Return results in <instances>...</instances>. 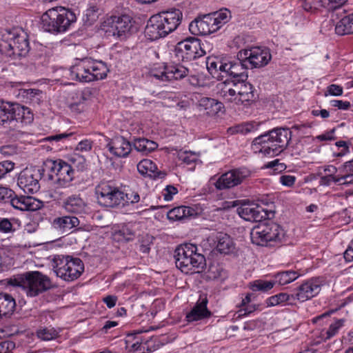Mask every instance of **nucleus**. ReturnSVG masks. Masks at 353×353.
I'll return each mask as SVG.
<instances>
[{
    "label": "nucleus",
    "mask_w": 353,
    "mask_h": 353,
    "mask_svg": "<svg viewBox=\"0 0 353 353\" xmlns=\"http://www.w3.org/2000/svg\"><path fill=\"white\" fill-rule=\"evenodd\" d=\"M291 139L289 128H277L256 137L252 144L254 152L274 157L285 150Z\"/></svg>",
    "instance_id": "obj_1"
},
{
    "label": "nucleus",
    "mask_w": 353,
    "mask_h": 353,
    "mask_svg": "<svg viewBox=\"0 0 353 353\" xmlns=\"http://www.w3.org/2000/svg\"><path fill=\"white\" fill-rule=\"evenodd\" d=\"M8 284L21 289L29 297H35L52 288L50 278L39 271L27 272L10 278Z\"/></svg>",
    "instance_id": "obj_2"
},
{
    "label": "nucleus",
    "mask_w": 353,
    "mask_h": 353,
    "mask_svg": "<svg viewBox=\"0 0 353 353\" xmlns=\"http://www.w3.org/2000/svg\"><path fill=\"white\" fill-rule=\"evenodd\" d=\"M28 34L21 28L4 30L1 32L0 52L13 59L25 57L30 51Z\"/></svg>",
    "instance_id": "obj_3"
},
{
    "label": "nucleus",
    "mask_w": 353,
    "mask_h": 353,
    "mask_svg": "<svg viewBox=\"0 0 353 353\" xmlns=\"http://www.w3.org/2000/svg\"><path fill=\"white\" fill-rule=\"evenodd\" d=\"M176 266L183 273L194 274L201 272L205 267V256L197 252V248L191 243L179 245L174 251Z\"/></svg>",
    "instance_id": "obj_4"
},
{
    "label": "nucleus",
    "mask_w": 353,
    "mask_h": 353,
    "mask_svg": "<svg viewBox=\"0 0 353 353\" xmlns=\"http://www.w3.org/2000/svg\"><path fill=\"white\" fill-rule=\"evenodd\" d=\"M77 20L75 14L70 9L57 6L48 9L41 19L42 28L52 34L66 32Z\"/></svg>",
    "instance_id": "obj_5"
},
{
    "label": "nucleus",
    "mask_w": 353,
    "mask_h": 353,
    "mask_svg": "<svg viewBox=\"0 0 353 353\" xmlns=\"http://www.w3.org/2000/svg\"><path fill=\"white\" fill-rule=\"evenodd\" d=\"M228 9L199 17L189 25L190 32L194 35H207L219 30L230 18Z\"/></svg>",
    "instance_id": "obj_6"
},
{
    "label": "nucleus",
    "mask_w": 353,
    "mask_h": 353,
    "mask_svg": "<svg viewBox=\"0 0 353 353\" xmlns=\"http://www.w3.org/2000/svg\"><path fill=\"white\" fill-rule=\"evenodd\" d=\"M285 235L277 223L269 222L254 227L250 232L252 243L261 246H275L281 243Z\"/></svg>",
    "instance_id": "obj_7"
},
{
    "label": "nucleus",
    "mask_w": 353,
    "mask_h": 353,
    "mask_svg": "<svg viewBox=\"0 0 353 353\" xmlns=\"http://www.w3.org/2000/svg\"><path fill=\"white\" fill-rule=\"evenodd\" d=\"M52 267L57 276L66 281L78 279L84 270L83 263L80 259L69 256H55Z\"/></svg>",
    "instance_id": "obj_8"
},
{
    "label": "nucleus",
    "mask_w": 353,
    "mask_h": 353,
    "mask_svg": "<svg viewBox=\"0 0 353 353\" xmlns=\"http://www.w3.org/2000/svg\"><path fill=\"white\" fill-rule=\"evenodd\" d=\"M45 167L51 172L50 176L58 187L67 188L74 179L72 165L61 160H47Z\"/></svg>",
    "instance_id": "obj_9"
},
{
    "label": "nucleus",
    "mask_w": 353,
    "mask_h": 353,
    "mask_svg": "<svg viewBox=\"0 0 353 353\" xmlns=\"http://www.w3.org/2000/svg\"><path fill=\"white\" fill-rule=\"evenodd\" d=\"M98 203L106 208H116L120 205L123 190L112 181H101L95 188Z\"/></svg>",
    "instance_id": "obj_10"
},
{
    "label": "nucleus",
    "mask_w": 353,
    "mask_h": 353,
    "mask_svg": "<svg viewBox=\"0 0 353 353\" xmlns=\"http://www.w3.org/2000/svg\"><path fill=\"white\" fill-rule=\"evenodd\" d=\"M179 61H190L205 54L201 40L195 37H188L179 41L174 50Z\"/></svg>",
    "instance_id": "obj_11"
},
{
    "label": "nucleus",
    "mask_w": 353,
    "mask_h": 353,
    "mask_svg": "<svg viewBox=\"0 0 353 353\" xmlns=\"http://www.w3.org/2000/svg\"><path fill=\"white\" fill-rule=\"evenodd\" d=\"M250 175V170L245 167L232 169L222 174L214 185L219 190L230 189L242 183Z\"/></svg>",
    "instance_id": "obj_12"
},
{
    "label": "nucleus",
    "mask_w": 353,
    "mask_h": 353,
    "mask_svg": "<svg viewBox=\"0 0 353 353\" xmlns=\"http://www.w3.org/2000/svg\"><path fill=\"white\" fill-rule=\"evenodd\" d=\"M41 170L37 167L23 169L19 174L17 185L25 193L34 194L40 189Z\"/></svg>",
    "instance_id": "obj_13"
},
{
    "label": "nucleus",
    "mask_w": 353,
    "mask_h": 353,
    "mask_svg": "<svg viewBox=\"0 0 353 353\" xmlns=\"http://www.w3.org/2000/svg\"><path fill=\"white\" fill-rule=\"evenodd\" d=\"M105 23L109 27L106 32H112L113 36L121 39L126 38L134 29V21L128 14L112 16Z\"/></svg>",
    "instance_id": "obj_14"
},
{
    "label": "nucleus",
    "mask_w": 353,
    "mask_h": 353,
    "mask_svg": "<svg viewBox=\"0 0 353 353\" xmlns=\"http://www.w3.org/2000/svg\"><path fill=\"white\" fill-rule=\"evenodd\" d=\"M239 56L245 59V63H248L250 69L263 67L268 65L272 59L268 48L258 46L239 51Z\"/></svg>",
    "instance_id": "obj_15"
},
{
    "label": "nucleus",
    "mask_w": 353,
    "mask_h": 353,
    "mask_svg": "<svg viewBox=\"0 0 353 353\" xmlns=\"http://www.w3.org/2000/svg\"><path fill=\"white\" fill-rule=\"evenodd\" d=\"M325 283V281L323 277H313L306 280L294 293L295 299L301 302L311 299L319 294Z\"/></svg>",
    "instance_id": "obj_16"
},
{
    "label": "nucleus",
    "mask_w": 353,
    "mask_h": 353,
    "mask_svg": "<svg viewBox=\"0 0 353 353\" xmlns=\"http://www.w3.org/2000/svg\"><path fill=\"white\" fill-rule=\"evenodd\" d=\"M167 34L174 31L180 25L183 14L179 9L170 8L156 14Z\"/></svg>",
    "instance_id": "obj_17"
},
{
    "label": "nucleus",
    "mask_w": 353,
    "mask_h": 353,
    "mask_svg": "<svg viewBox=\"0 0 353 353\" xmlns=\"http://www.w3.org/2000/svg\"><path fill=\"white\" fill-rule=\"evenodd\" d=\"M72 79L80 82H91L94 81L90 70V58L77 59L70 68Z\"/></svg>",
    "instance_id": "obj_18"
},
{
    "label": "nucleus",
    "mask_w": 353,
    "mask_h": 353,
    "mask_svg": "<svg viewBox=\"0 0 353 353\" xmlns=\"http://www.w3.org/2000/svg\"><path fill=\"white\" fill-rule=\"evenodd\" d=\"M239 215L245 221L259 222L268 217L263 208L254 203H242L238 208Z\"/></svg>",
    "instance_id": "obj_19"
},
{
    "label": "nucleus",
    "mask_w": 353,
    "mask_h": 353,
    "mask_svg": "<svg viewBox=\"0 0 353 353\" xmlns=\"http://www.w3.org/2000/svg\"><path fill=\"white\" fill-rule=\"evenodd\" d=\"M190 70L182 65L165 66L161 72H152V75L163 81L179 80L189 75Z\"/></svg>",
    "instance_id": "obj_20"
},
{
    "label": "nucleus",
    "mask_w": 353,
    "mask_h": 353,
    "mask_svg": "<svg viewBox=\"0 0 353 353\" xmlns=\"http://www.w3.org/2000/svg\"><path fill=\"white\" fill-rule=\"evenodd\" d=\"M208 303L206 295H201L194 306L186 314L187 322L192 323L210 318L212 312L208 309Z\"/></svg>",
    "instance_id": "obj_21"
},
{
    "label": "nucleus",
    "mask_w": 353,
    "mask_h": 353,
    "mask_svg": "<svg viewBox=\"0 0 353 353\" xmlns=\"http://www.w3.org/2000/svg\"><path fill=\"white\" fill-rule=\"evenodd\" d=\"M232 83L239 94L238 101H240V104L248 106L256 101L255 89L251 83L246 80L232 81Z\"/></svg>",
    "instance_id": "obj_22"
},
{
    "label": "nucleus",
    "mask_w": 353,
    "mask_h": 353,
    "mask_svg": "<svg viewBox=\"0 0 353 353\" xmlns=\"http://www.w3.org/2000/svg\"><path fill=\"white\" fill-rule=\"evenodd\" d=\"M237 57L238 61H228L225 74L232 77L234 81L247 80L248 77L247 70L250 69V68L248 67V63H245V59L240 57L239 52L237 54Z\"/></svg>",
    "instance_id": "obj_23"
},
{
    "label": "nucleus",
    "mask_w": 353,
    "mask_h": 353,
    "mask_svg": "<svg viewBox=\"0 0 353 353\" xmlns=\"http://www.w3.org/2000/svg\"><path fill=\"white\" fill-rule=\"evenodd\" d=\"M110 152L116 157L125 158L132 150V145L123 137H115L107 144Z\"/></svg>",
    "instance_id": "obj_24"
},
{
    "label": "nucleus",
    "mask_w": 353,
    "mask_h": 353,
    "mask_svg": "<svg viewBox=\"0 0 353 353\" xmlns=\"http://www.w3.org/2000/svg\"><path fill=\"white\" fill-rule=\"evenodd\" d=\"M10 199L11 205L15 209L21 211H36L39 210L42 203L32 196H12Z\"/></svg>",
    "instance_id": "obj_25"
},
{
    "label": "nucleus",
    "mask_w": 353,
    "mask_h": 353,
    "mask_svg": "<svg viewBox=\"0 0 353 353\" xmlns=\"http://www.w3.org/2000/svg\"><path fill=\"white\" fill-rule=\"evenodd\" d=\"M79 223L77 217L67 215L54 218L52 222V227L61 234L70 233L72 229L79 226Z\"/></svg>",
    "instance_id": "obj_26"
},
{
    "label": "nucleus",
    "mask_w": 353,
    "mask_h": 353,
    "mask_svg": "<svg viewBox=\"0 0 353 353\" xmlns=\"http://www.w3.org/2000/svg\"><path fill=\"white\" fill-rule=\"evenodd\" d=\"M161 24L156 14L152 16L147 22L144 31L145 37L150 41H155L167 36L168 34Z\"/></svg>",
    "instance_id": "obj_27"
},
{
    "label": "nucleus",
    "mask_w": 353,
    "mask_h": 353,
    "mask_svg": "<svg viewBox=\"0 0 353 353\" xmlns=\"http://www.w3.org/2000/svg\"><path fill=\"white\" fill-rule=\"evenodd\" d=\"M136 225L128 223L119 226L112 232V239L117 242H128L134 240Z\"/></svg>",
    "instance_id": "obj_28"
},
{
    "label": "nucleus",
    "mask_w": 353,
    "mask_h": 353,
    "mask_svg": "<svg viewBox=\"0 0 353 353\" xmlns=\"http://www.w3.org/2000/svg\"><path fill=\"white\" fill-rule=\"evenodd\" d=\"M200 110L205 111L210 116H214L224 109L223 104L215 99L202 97L199 101Z\"/></svg>",
    "instance_id": "obj_29"
},
{
    "label": "nucleus",
    "mask_w": 353,
    "mask_h": 353,
    "mask_svg": "<svg viewBox=\"0 0 353 353\" xmlns=\"http://www.w3.org/2000/svg\"><path fill=\"white\" fill-rule=\"evenodd\" d=\"M138 172L143 176L163 178L165 174L157 171V165L150 159H143L137 164Z\"/></svg>",
    "instance_id": "obj_30"
},
{
    "label": "nucleus",
    "mask_w": 353,
    "mask_h": 353,
    "mask_svg": "<svg viewBox=\"0 0 353 353\" xmlns=\"http://www.w3.org/2000/svg\"><path fill=\"white\" fill-rule=\"evenodd\" d=\"M12 121H20L24 124H29L33 121V114L28 108L13 103Z\"/></svg>",
    "instance_id": "obj_31"
},
{
    "label": "nucleus",
    "mask_w": 353,
    "mask_h": 353,
    "mask_svg": "<svg viewBox=\"0 0 353 353\" xmlns=\"http://www.w3.org/2000/svg\"><path fill=\"white\" fill-rule=\"evenodd\" d=\"M228 61L217 57H208L206 66L208 72L214 77H219L221 72L225 73Z\"/></svg>",
    "instance_id": "obj_32"
},
{
    "label": "nucleus",
    "mask_w": 353,
    "mask_h": 353,
    "mask_svg": "<svg viewBox=\"0 0 353 353\" xmlns=\"http://www.w3.org/2000/svg\"><path fill=\"white\" fill-rule=\"evenodd\" d=\"M63 207L68 212L81 214L85 212L86 205L80 196L72 195L63 201Z\"/></svg>",
    "instance_id": "obj_33"
},
{
    "label": "nucleus",
    "mask_w": 353,
    "mask_h": 353,
    "mask_svg": "<svg viewBox=\"0 0 353 353\" xmlns=\"http://www.w3.org/2000/svg\"><path fill=\"white\" fill-rule=\"evenodd\" d=\"M196 213L194 209L187 206H179L170 210L167 216L171 221H182L188 218L194 217Z\"/></svg>",
    "instance_id": "obj_34"
},
{
    "label": "nucleus",
    "mask_w": 353,
    "mask_h": 353,
    "mask_svg": "<svg viewBox=\"0 0 353 353\" xmlns=\"http://www.w3.org/2000/svg\"><path fill=\"white\" fill-rule=\"evenodd\" d=\"M216 248L221 254H229L235 250V243L228 234L220 233L216 236Z\"/></svg>",
    "instance_id": "obj_35"
},
{
    "label": "nucleus",
    "mask_w": 353,
    "mask_h": 353,
    "mask_svg": "<svg viewBox=\"0 0 353 353\" xmlns=\"http://www.w3.org/2000/svg\"><path fill=\"white\" fill-rule=\"evenodd\" d=\"M90 70L94 81H98L105 79L109 72V69L105 63L101 61L94 60L90 58Z\"/></svg>",
    "instance_id": "obj_36"
},
{
    "label": "nucleus",
    "mask_w": 353,
    "mask_h": 353,
    "mask_svg": "<svg viewBox=\"0 0 353 353\" xmlns=\"http://www.w3.org/2000/svg\"><path fill=\"white\" fill-rule=\"evenodd\" d=\"M335 32L340 36L353 34V13L343 17L336 23Z\"/></svg>",
    "instance_id": "obj_37"
},
{
    "label": "nucleus",
    "mask_w": 353,
    "mask_h": 353,
    "mask_svg": "<svg viewBox=\"0 0 353 353\" xmlns=\"http://www.w3.org/2000/svg\"><path fill=\"white\" fill-rule=\"evenodd\" d=\"M16 307L14 299L7 293H0L1 317L12 314Z\"/></svg>",
    "instance_id": "obj_38"
},
{
    "label": "nucleus",
    "mask_w": 353,
    "mask_h": 353,
    "mask_svg": "<svg viewBox=\"0 0 353 353\" xmlns=\"http://www.w3.org/2000/svg\"><path fill=\"white\" fill-rule=\"evenodd\" d=\"M13 103L0 100V125L9 124L12 121Z\"/></svg>",
    "instance_id": "obj_39"
},
{
    "label": "nucleus",
    "mask_w": 353,
    "mask_h": 353,
    "mask_svg": "<svg viewBox=\"0 0 353 353\" xmlns=\"http://www.w3.org/2000/svg\"><path fill=\"white\" fill-rule=\"evenodd\" d=\"M295 300L294 294H288L287 293L281 292L269 297L266 300V303L268 306L272 307L284 303L291 304Z\"/></svg>",
    "instance_id": "obj_40"
},
{
    "label": "nucleus",
    "mask_w": 353,
    "mask_h": 353,
    "mask_svg": "<svg viewBox=\"0 0 353 353\" xmlns=\"http://www.w3.org/2000/svg\"><path fill=\"white\" fill-rule=\"evenodd\" d=\"M300 274L293 270H288L278 272L274 276V281L281 285H287L295 281L299 277Z\"/></svg>",
    "instance_id": "obj_41"
},
{
    "label": "nucleus",
    "mask_w": 353,
    "mask_h": 353,
    "mask_svg": "<svg viewBox=\"0 0 353 353\" xmlns=\"http://www.w3.org/2000/svg\"><path fill=\"white\" fill-rule=\"evenodd\" d=\"M20 226V223L15 219L0 217V233L13 234Z\"/></svg>",
    "instance_id": "obj_42"
},
{
    "label": "nucleus",
    "mask_w": 353,
    "mask_h": 353,
    "mask_svg": "<svg viewBox=\"0 0 353 353\" xmlns=\"http://www.w3.org/2000/svg\"><path fill=\"white\" fill-rule=\"evenodd\" d=\"M345 320L343 319H336L334 322L331 323L327 330L321 331V336L325 340H328L336 336L340 329L343 327Z\"/></svg>",
    "instance_id": "obj_43"
},
{
    "label": "nucleus",
    "mask_w": 353,
    "mask_h": 353,
    "mask_svg": "<svg viewBox=\"0 0 353 353\" xmlns=\"http://www.w3.org/2000/svg\"><path fill=\"white\" fill-rule=\"evenodd\" d=\"M19 94L26 100V103H39L41 97L42 92L38 89H22Z\"/></svg>",
    "instance_id": "obj_44"
},
{
    "label": "nucleus",
    "mask_w": 353,
    "mask_h": 353,
    "mask_svg": "<svg viewBox=\"0 0 353 353\" xmlns=\"http://www.w3.org/2000/svg\"><path fill=\"white\" fill-rule=\"evenodd\" d=\"M121 196L122 198L120 205L121 206L137 203L140 201L139 193L132 190H123V195Z\"/></svg>",
    "instance_id": "obj_45"
},
{
    "label": "nucleus",
    "mask_w": 353,
    "mask_h": 353,
    "mask_svg": "<svg viewBox=\"0 0 353 353\" xmlns=\"http://www.w3.org/2000/svg\"><path fill=\"white\" fill-rule=\"evenodd\" d=\"M221 95L225 101L234 102L237 105L240 104V101H238L239 94H237L236 87L228 88L225 86V88L221 89Z\"/></svg>",
    "instance_id": "obj_46"
},
{
    "label": "nucleus",
    "mask_w": 353,
    "mask_h": 353,
    "mask_svg": "<svg viewBox=\"0 0 353 353\" xmlns=\"http://www.w3.org/2000/svg\"><path fill=\"white\" fill-rule=\"evenodd\" d=\"M260 126L259 123L256 121H251L243 123L242 124L238 125L235 127V131L237 133H240L242 134H248L254 132H256Z\"/></svg>",
    "instance_id": "obj_47"
},
{
    "label": "nucleus",
    "mask_w": 353,
    "mask_h": 353,
    "mask_svg": "<svg viewBox=\"0 0 353 353\" xmlns=\"http://www.w3.org/2000/svg\"><path fill=\"white\" fill-rule=\"evenodd\" d=\"M37 336L43 341H50L59 336V332L53 327H41L37 331Z\"/></svg>",
    "instance_id": "obj_48"
},
{
    "label": "nucleus",
    "mask_w": 353,
    "mask_h": 353,
    "mask_svg": "<svg viewBox=\"0 0 353 353\" xmlns=\"http://www.w3.org/2000/svg\"><path fill=\"white\" fill-rule=\"evenodd\" d=\"M178 159L182 163L186 165H192L194 164L198 160V155L193 152L191 151H179L178 152Z\"/></svg>",
    "instance_id": "obj_49"
},
{
    "label": "nucleus",
    "mask_w": 353,
    "mask_h": 353,
    "mask_svg": "<svg viewBox=\"0 0 353 353\" xmlns=\"http://www.w3.org/2000/svg\"><path fill=\"white\" fill-rule=\"evenodd\" d=\"M274 285L275 282L274 281L256 280L252 284V290L253 291L267 292L271 290Z\"/></svg>",
    "instance_id": "obj_50"
},
{
    "label": "nucleus",
    "mask_w": 353,
    "mask_h": 353,
    "mask_svg": "<svg viewBox=\"0 0 353 353\" xmlns=\"http://www.w3.org/2000/svg\"><path fill=\"white\" fill-rule=\"evenodd\" d=\"M302 7L307 12H314L319 7H323V3L321 0H302Z\"/></svg>",
    "instance_id": "obj_51"
},
{
    "label": "nucleus",
    "mask_w": 353,
    "mask_h": 353,
    "mask_svg": "<svg viewBox=\"0 0 353 353\" xmlns=\"http://www.w3.org/2000/svg\"><path fill=\"white\" fill-rule=\"evenodd\" d=\"M343 93V88L342 86L336 84H331L328 85L326 88V90L324 92V96L327 97L334 96L339 97L341 96Z\"/></svg>",
    "instance_id": "obj_52"
},
{
    "label": "nucleus",
    "mask_w": 353,
    "mask_h": 353,
    "mask_svg": "<svg viewBox=\"0 0 353 353\" xmlns=\"http://www.w3.org/2000/svg\"><path fill=\"white\" fill-rule=\"evenodd\" d=\"M347 0H321L323 7L327 10H335L343 6Z\"/></svg>",
    "instance_id": "obj_53"
},
{
    "label": "nucleus",
    "mask_w": 353,
    "mask_h": 353,
    "mask_svg": "<svg viewBox=\"0 0 353 353\" xmlns=\"http://www.w3.org/2000/svg\"><path fill=\"white\" fill-rule=\"evenodd\" d=\"M14 168V163L10 161L0 162V179L4 177L6 174L11 172Z\"/></svg>",
    "instance_id": "obj_54"
},
{
    "label": "nucleus",
    "mask_w": 353,
    "mask_h": 353,
    "mask_svg": "<svg viewBox=\"0 0 353 353\" xmlns=\"http://www.w3.org/2000/svg\"><path fill=\"white\" fill-rule=\"evenodd\" d=\"M72 163V168L76 167L79 170H83L85 168V159L79 155L74 154L70 159Z\"/></svg>",
    "instance_id": "obj_55"
},
{
    "label": "nucleus",
    "mask_w": 353,
    "mask_h": 353,
    "mask_svg": "<svg viewBox=\"0 0 353 353\" xmlns=\"http://www.w3.org/2000/svg\"><path fill=\"white\" fill-rule=\"evenodd\" d=\"M146 143L147 139L139 138L134 140L133 145L136 150L146 154H148Z\"/></svg>",
    "instance_id": "obj_56"
},
{
    "label": "nucleus",
    "mask_w": 353,
    "mask_h": 353,
    "mask_svg": "<svg viewBox=\"0 0 353 353\" xmlns=\"http://www.w3.org/2000/svg\"><path fill=\"white\" fill-rule=\"evenodd\" d=\"M178 192V190L173 185H168L163 190V196L165 201H171L173 198V195Z\"/></svg>",
    "instance_id": "obj_57"
},
{
    "label": "nucleus",
    "mask_w": 353,
    "mask_h": 353,
    "mask_svg": "<svg viewBox=\"0 0 353 353\" xmlns=\"http://www.w3.org/2000/svg\"><path fill=\"white\" fill-rule=\"evenodd\" d=\"M92 148V141L89 139H84L80 141L77 148L76 150L80 152H89Z\"/></svg>",
    "instance_id": "obj_58"
},
{
    "label": "nucleus",
    "mask_w": 353,
    "mask_h": 353,
    "mask_svg": "<svg viewBox=\"0 0 353 353\" xmlns=\"http://www.w3.org/2000/svg\"><path fill=\"white\" fill-rule=\"evenodd\" d=\"M341 174L339 176L340 185H353V172H341Z\"/></svg>",
    "instance_id": "obj_59"
},
{
    "label": "nucleus",
    "mask_w": 353,
    "mask_h": 353,
    "mask_svg": "<svg viewBox=\"0 0 353 353\" xmlns=\"http://www.w3.org/2000/svg\"><path fill=\"white\" fill-rule=\"evenodd\" d=\"M13 195H14V192L12 190L0 186V201L6 202Z\"/></svg>",
    "instance_id": "obj_60"
},
{
    "label": "nucleus",
    "mask_w": 353,
    "mask_h": 353,
    "mask_svg": "<svg viewBox=\"0 0 353 353\" xmlns=\"http://www.w3.org/2000/svg\"><path fill=\"white\" fill-rule=\"evenodd\" d=\"M279 181L285 186L291 187L294 184L296 177L292 175L283 174L279 177Z\"/></svg>",
    "instance_id": "obj_61"
},
{
    "label": "nucleus",
    "mask_w": 353,
    "mask_h": 353,
    "mask_svg": "<svg viewBox=\"0 0 353 353\" xmlns=\"http://www.w3.org/2000/svg\"><path fill=\"white\" fill-rule=\"evenodd\" d=\"M330 104L332 105V106L336 107L338 109L343 110H348L351 106V103L350 101L342 100H332L330 101Z\"/></svg>",
    "instance_id": "obj_62"
},
{
    "label": "nucleus",
    "mask_w": 353,
    "mask_h": 353,
    "mask_svg": "<svg viewBox=\"0 0 353 353\" xmlns=\"http://www.w3.org/2000/svg\"><path fill=\"white\" fill-rule=\"evenodd\" d=\"M15 347V344L11 341L0 342V353H8Z\"/></svg>",
    "instance_id": "obj_63"
},
{
    "label": "nucleus",
    "mask_w": 353,
    "mask_h": 353,
    "mask_svg": "<svg viewBox=\"0 0 353 353\" xmlns=\"http://www.w3.org/2000/svg\"><path fill=\"white\" fill-rule=\"evenodd\" d=\"M344 259L347 262L353 261V239L350 241L344 252Z\"/></svg>",
    "instance_id": "obj_64"
}]
</instances>
